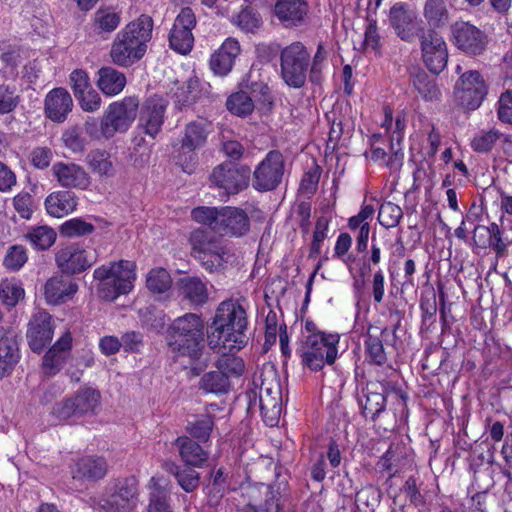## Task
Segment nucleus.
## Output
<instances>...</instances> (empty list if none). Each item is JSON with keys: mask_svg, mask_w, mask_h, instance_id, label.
Instances as JSON below:
<instances>
[{"mask_svg": "<svg viewBox=\"0 0 512 512\" xmlns=\"http://www.w3.org/2000/svg\"><path fill=\"white\" fill-rule=\"evenodd\" d=\"M193 220L207 225L211 230L198 228L189 238L193 256L209 272L222 269L228 261L230 254L223 241L215 236L241 237L250 228L247 213L237 207L225 206L221 208L201 206L191 212Z\"/></svg>", "mask_w": 512, "mask_h": 512, "instance_id": "1", "label": "nucleus"}, {"mask_svg": "<svg viewBox=\"0 0 512 512\" xmlns=\"http://www.w3.org/2000/svg\"><path fill=\"white\" fill-rule=\"evenodd\" d=\"M248 320L245 308L235 300L219 304L208 332V345L215 351L236 352L248 341Z\"/></svg>", "mask_w": 512, "mask_h": 512, "instance_id": "2", "label": "nucleus"}, {"mask_svg": "<svg viewBox=\"0 0 512 512\" xmlns=\"http://www.w3.org/2000/svg\"><path fill=\"white\" fill-rule=\"evenodd\" d=\"M327 52L319 44L312 60L308 49L303 43L296 41L283 48L280 52V76L290 88H302L309 75L314 84L322 81V71Z\"/></svg>", "mask_w": 512, "mask_h": 512, "instance_id": "3", "label": "nucleus"}, {"mask_svg": "<svg viewBox=\"0 0 512 512\" xmlns=\"http://www.w3.org/2000/svg\"><path fill=\"white\" fill-rule=\"evenodd\" d=\"M152 28V18L141 15L121 30L116 35L110 51L113 63L128 67L140 60L146 52V43L151 39Z\"/></svg>", "mask_w": 512, "mask_h": 512, "instance_id": "4", "label": "nucleus"}, {"mask_svg": "<svg viewBox=\"0 0 512 512\" xmlns=\"http://www.w3.org/2000/svg\"><path fill=\"white\" fill-rule=\"evenodd\" d=\"M204 321L195 313L177 317L167 329V344L172 351L190 360H199L204 344Z\"/></svg>", "mask_w": 512, "mask_h": 512, "instance_id": "5", "label": "nucleus"}, {"mask_svg": "<svg viewBox=\"0 0 512 512\" xmlns=\"http://www.w3.org/2000/svg\"><path fill=\"white\" fill-rule=\"evenodd\" d=\"M135 263L129 260L110 262L94 270V279L99 282L98 295L106 301H114L120 295L128 294L133 289L136 279Z\"/></svg>", "mask_w": 512, "mask_h": 512, "instance_id": "6", "label": "nucleus"}, {"mask_svg": "<svg viewBox=\"0 0 512 512\" xmlns=\"http://www.w3.org/2000/svg\"><path fill=\"white\" fill-rule=\"evenodd\" d=\"M338 334L323 332L308 335L297 349L302 364L312 371L321 370L325 364H333L337 358Z\"/></svg>", "mask_w": 512, "mask_h": 512, "instance_id": "7", "label": "nucleus"}, {"mask_svg": "<svg viewBox=\"0 0 512 512\" xmlns=\"http://www.w3.org/2000/svg\"><path fill=\"white\" fill-rule=\"evenodd\" d=\"M137 484L135 477L115 480L108 493L100 498L99 509L103 512H132L138 501Z\"/></svg>", "mask_w": 512, "mask_h": 512, "instance_id": "8", "label": "nucleus"}, {"mask_svg": "<svg viewBox=\"0 0 512 512\" xmlns=\"http://www.w3.org/2000/svg\"><path fill=\"white\" fill-rule=\"evenodd\" d=\"M139 101L135 97H126L109 105L101 119V132L105 138L113 137L117 132L126 131L137 116Z\"/></svg>", "mask_w": 512, "mask_h": 512, "instance_id": "9", "label": "nucleus"}, {"mask_svg": "<svg viewBox=\"0 0 512 512\" xmlns=\"http://www.w3.org/2000/svg\"><path fill=\"white\" fill-rule=\"evenodd\" d=\"M259 386V408L265 423L271 427L279 421L282 412V393L275 371L261 374Z\"/></svg>", "mask_w": 512, "mask_h": 512, "instance_id": "10", "label": "nucleus"}, {"mask_svg": "<svg viewBox=\"0 0 512 512\" xmlns=\"http://www.w3.org/2000/svg\"><path fill=\"white\" fill-rule=\"evenodd\" d=\"M457 103L466 110L480 107L487 95V85L482 75L476 70L461 74L454 88Z\"/></svg>", "mask_w": 512, "mask_h": 512, "instance_id": "11", "label": "nucleus"}, {"mask_svg": "<svg viewBox=\"0 0 512 512\" xmlns=\"http://www.w3.org/2000/svg\"><path fill=\"white\" fill-rule=\"evenodd\" d=\"M249 175L248 167L225 162L213 169L210 181L222 195L229 196L239 193L248 186Z\"/></svg>", "mask_w": 512, "mask_h": 512, "instance_id": "12", "label": "nucleus"}, {"mask_svg": "<svg viewBox=\"0 0 512 512\" xmlns=\"http://www.w3.org/2000/svg\"><path fill=\"white\" fill-rule=\"evenodd\" d=\"M422 59L427 69L439 74L447 65L448 50L443 37L435 30L423 28L418 34Z\"/></svg>", "mask_w": 512, "mask_h": 512, "instance_id": "13", "label": "nucleus"}, {"mask_svg": "<svg viewBox=\"0 0 512 512\" xmlns=\"http://www.w3.org/2000/svg\"><path fill=\"white\" fill-rule=\"evenodd\" d=\"M284 174V157L272 150L256 167L254 171L253 187L258 191L274 190L282 181Z\"/></svg>", "mask_w": 512, "mask_h": 512, "instance_id": "14", "label": "nucleus"}, {"mask_svg": "<svg viewBox=\"0 0 512 512\" xmlns=\"http://www.w3.org/2000/svg\"><path fill=\"white\" fill-rule=\"evenodd\" d=\"M196 16L190 7L182 8L175 18L169 34L171 49L179 54L186 55L193 47L194 36L192 30L196 26Z\"/></svg>", "mask_w": 512, "mask_h": 512, "instance_id": "15", "label": "nucleus"}, {"mask_svg": "<svg viewBox=\"0 0 512 512\" xmlns=\"http://www.w3.org/2000/svg\"><path fill=\"white\" fill-rule=\"evenodd\" d=\"M452 33L456 46L469 55L482 54L488 43L484 32L468 22H456L452 27Z\"/></svg>", "mask_w": 512, "mask_h": 512, "instance_id": "16", "label": "nucleus"}, {"mask_svg": "<svg viewBox=\"0 0 512 512\" xmlns=\"http://www.w3.org/2000/svg\"><path fill=\"white\" fill-rule=\"evenodd\" d=\"M54 324L52 317L45 311H39L33 315L27 330V339L33 352H41L53 337Z\"/></svg>", "mask_w": 512, "mask_h": 512, "instance_id": "17", "label": "nucleus"}, {"mask_svg": "<svg viewBox=\"0 0 512 512\" xmlns=\"http://www.w3.org/2000/svg\"><path fill=\"white\" fill-rule=\"evenodd\" d=\"M55 261L62 272L76 274L89 268L96 261V256L71 245L60 248L55 254Z\"/></svg>", "mask_w": 512, "mask_h": 512, "instance_id": "18", "label": "nucleus"}, {"mask_svg": "<svg viewBox=\"0 0 512 512\" xmlns=\"http://www.w3.org/2000/svg\"><path fill=\"white\" fill-rule=\"evenodd\" d=\"M167 101L160 96L148 98L140 112V126L144 133L154 138L161 130Z\"/></svg>", "mask_w": 512, "mask_h": 512, "instance_id": "19", "label": "nucleus"}, {"mask_svg": "<svg viewBox=\"0 0 512 512\" xmlns=\"http://www.w3.org/2000/svg\"><path fill=\"white\" fill-rule=\"evenodd\" d=\"M72 348V336L66 331L43 356L42 368L45 375L57 374L67 362Z\"/></svg>", "mask_w": 512, "mask_h": 512, "instance_id": "20", "label": "nucleus"}, {"mask_svg": "<svg viewBox=\"0 0 512 512\" xmlns=\"http://www.w3.org/2000/svg\"><path fill=\"white\" fill-rule=\"evenodd\" d=\"M52 173L58 183L65 188L84 190L90 185L88 173L75 163L57 162L52 166Z\"/></svg>", "mask_w": 512, "mask_h": 512, "instance_id": "21", "label": "nucleus"}, {"mask_svg": "<svg viewBox=\"0 0 512 512\" xmlns=\"http://www.w3.org/2000/svg\"><path fill=\"white\" fill-rule=\"evenodd\" d=\"M415 19V12L404 3H396L390 9V24L403 41L411 42L417 35L413 27Z\"/></svg>", "mask_w": 512, "mask_h": 512, "instance_id": "22", "label": "nucleus"}, {"mask_svg": "<svg viewBox=\"0 0 512 512\" xmlns=\"http://www.w3.org/2000/svg\"><path fill=\"white\" fill-rule=\"evenodd\" d=\"M73 100L64 88H54L45 98V114L54 122H63L72 111Z\"/></svg>", "mask_w": 512, "mask_h": 512, "instance_id": "23", "label": "nucleus"}, {"mask_svg": "<svg viewBox=\"0 0 512 512\" xmlns=\"http://www.w3.org/2000/svg\"><path fill=\"white\" fill-rule=\"evenodd\" d=\"M20 360V351L16 337L0 329V379L9 376Z\"/></svg>", "mask_w": 512, "mask_h": 512, "instance_id": "24", "label": "nucleus"}, {"mask_svg": "<svg viewBox=\"0 0 512 512\" xmlns=\"http://www.w3.org/2000/svg\"><path fill=\"white\" fill-rule=\"evenodd\" d=\"M77 289V284L68 275H58L47 280L44 294L48 303L60 304L71 299Z\"/></svg>", "mask_w": 512, "mask_h": 512, "instance_id": "25", "label": "nucleus"}, {"mask_svg": "<svg viewBox=\"0 0 512 512\" xmlns=\"http://www.w3.org/2000/svg\"><path fill=\"white\" fill-rule=\"evenodd\" d=\"M240 53V45L236 39L228 38L221 47L211 56L210 67L220 76L227 75L234 64L235 58Z\"/></svg>", "mask_w": 512, "mask_h": 512, "instance_id": "26", "label": "nucleus"}, {"mask_svg": "<svg viewBox=\"0 0 512 512\" xmlns=\"http://www.w3.org/2000/svg\"><path fill=\"white\" fill-rule=\"evenodd\" d=\"M308 11V0H278L274 7L276 17L286 26L302 22Z\"/></svg>", "mask_w": 512, "mask_h": 512, "instance_id": "27", "label": "nucleus"}, {"mask_svg": "<svg viewBox=\"0 0 512 512\" xmlns=\"http://www.w3.org/2000/svg\"><path fill=\"white\" fill-rule=\"evenodd\" d=\"M175 446L183 462L192 467H202L208 459V453L188 436H179L175 440Z\"/></svg>", "mask_w": 512, "mask_h": 512, "instance_id": "28", "label": "nucleus"}, {"mask_svg": "<svg viewBox=\"0 0 512 512\" xmlns=\"http://www.w3.org/2000/svg\"><path fill=\"white\" fill-rule=\"evenodd\" d=\"M210 127L211 124L204 119L188 123L185 127L184 135L181 140L182 148L194 151L204 146L207 136L210 133Z\"/></svg>", "mask_w": 512, "mask_h": 512, "instance_id": "29", "label": "nucleus"}, {"mask_svg": "<svg viewBox=\"0 0 512 512\" xmlns=\"http://www.w3.org/2000/svg\"><path fill=\"white\" fill-rule=\"evenodd\" d=\"M76 206L77 198L71 191L53 192L45 200L47 212L57 218L64 217L73 212Z\"/></svg>", "mask_w": 512, "mask_h": 512, "instance_id": "30", "label": "nucleus"}, {"mask_svg": "<svg viewBox=\"0 0 512 512\" xmlns=\"http://www.w3.org/2000/svg\"><path fill=\"white\" fill-rule=\"evenodd\" d=\"M98 74L99 79L97 85L107 96L119 94L126 85L125 75L112 67H102L98 71Z\"/></svg>", "mask_w": 512, "mask_h": 512, "instance_id": "31", "label": "nucleus"}, {"mask_svg": "<svg viewBox=\"0 0 512 512\" xmlns=\"http://www.w3.org/2000/svg\"><path fill=\"white\" fill-rule=\"evenodd\" d=\"M180 295L195 305L204 304L208 299V291L205 283L197 277H184L179 283Z\"/></svg>", "mask_w": 512, "mask_h": 512, "instance_id": "32", "label": "nucleus"}, {"mask_svg": "<svg viewBox=\"0 0 512 512\" xmlns=\"http://www.w3.org/2000/svg\"><path fill=\"white\" fill-rule=\"evenodd\" d=\"M167 471L172 474L179 486L187 493L195 491L200 484V474L192 466L180 467L174 463L167 465Z\"/></svg>", "mask_w": 512, "mask_h": 512, "instance_id": "33", "label": "nucleus"}, {"mask_svg": "<svg viewBox=\"0 0 512 512\" xmlns=\"http://www.w3.org/2000/svg\"><path fill=\"white\" fill-rule=\"evenodd\" d=\"M199 386L206 393L224 395L229 392L231 383L227 376L217 369L205 373L199 381Z\"/></svg>", "mask_w": 512, "mask_h": 512, "instance_id": "34", "label": "nucleus"}, {"mask_svg": "<svg viewBox=\"0 0 512 512\" xmlns=\"http://www.w3.org/2000/svg\"><path fill=\"white\" fill-rule=\"evenodd\" d=\"M86 162L90 170L100 177H113L115 169L110 154L105 150H93L87 157Z\"/></svg>", "mask_w": 512, "mask_h": 512, "instance_id": "35", "label": "nucleus"}, {"mask_svg": "<svg viewBox=\"0 0 512 512\" xmlns=\"http://www.w3.org/2000/svg\"><path fill=\"white\" fill-rule=\"evenodd\" d=\"M107 472V464L104 458L85 457L77 463V474L87 479H101Z\"/></svg>", "mask_w": 512, "mask_h": 512, "instance_id": "36", "label": "nucleus"}, {"mask_svg": "<svg viewBox=\"0 0 512 512\" xmlns=\"http://www.w3.org/2000/svg\"><path fill=\"white\" fill-rule=\"evenodd\" d=\"M79 415L93 413L100 403V393L91 387L81 388L72 398Z\"/></svg>", "mask_w": 512, "mask_h": 512, "instance_id": "37", "label": "nucleus"}, {"mask_svg": "<svg viewBox=\"0 0 512 512\" xmlns=\"http://www.w3.org/2000/svg\"><path fill=\"white\" fill-rule=\"evenodd\" d=\"M211 481L204 487L207 496V504L216 508L221 504L226 488V477L223 469H218L212 476Z\"/></svg>", "mask_w": 512, "mask_h": 512, "instance_id": "38", "label": "nucleus"}, {"mask_svg": "<svg viewBox=\"0 0 512 512\" xmlns=\"http://www.w3.org/2000/svg\"><path fill=\"white\" fill-rule=\"evenodd\" d=\"M149 486L151 492L147 512H173L168 503V491L158 483L155 477L151 478Z\"/></svg>", "mask_w": 512, "mask_h": 512, "instance_id": "39", "label": "nucleus"}, {"mask_svg": "<svg viewBox=\"0 0 512 512\" xmlns=\"http://www.w3.org/2000/svg\"><path fill=\"white\" fill-rule=\"evenodd\" d=\"M221 354L216 362V368L223 372L228 380L232 377H240L244 372V362L241 358L232 355L230 351H219Z\"/></svg>", "mask_w": 512, "mask_h": 512, "instance_id": "40", "label": "nucleus"}, {"mask_svg": "<svg viewBox=\"0 0 512 512\" xmlns=\"http://www.w3.org/2000/svg\"><path fill=\"white\" fill-rule=\"evenodd\" d=\"M363 398L360 400L362 412L365 417L370 416L375 419L384 409L386 405V397L381 392L371 391L369 388L364 392Z\"/></svg>", "mask_w": 512, "mask_h": 512, "instance_id": "41", "label": "nucleus"}, {"mask_svg": "<svg viewBox=\"0 0 512 512\" xmlns=\"http://www.w3.org/2000/svg\"><path fill=\"white\" fill-rule=\"evenodd\" d=\"M226 106L232 114L240 117L250 115L255 108L252 98L243 91L230 95L226 101Z\"/></svg>", "mask_w": 512, "mask_h": 512, "instance_id": "42", "label": "nucleus"}, {"mask_svg": "<svg viewBox=\"0 0 512 512\" xmlns=\"http://www.w3.org/2000/svg\"><path fill=\"white\" fill-rule=\"evenodd\" d=\"M214 427V418L211 415H201L194 421L187 424L186 431L193 438L201 442H206Z\"/></svg>", "mask_w": 512, "mask_h": 512, "instance_id": "43", "label": "nucleus"}, {"mask_svg": "<svg viewBox=\"0 0 512 512\" xmlns=\"http://www.w3.org/2000/svg\"><path fill=\"white\" fill-rule=\"evenodd\" d=\"M364 346L366 358L369 363L383 366L387 362V354L385 352L382 339L368 334L365 338Z\"/></svg>", "mask_w": 512, "mask_h": 512, "instance_id": "44", "label": "nucleus"}, {"mask_svg": "<svg viewBox=\"0 0 512 512\" xmlns=\"http://www.w3.org/2000/svg\"><path fill=\"white\" fill-rule=\"evenodd\" d=\"M412 83L417 92L426 101H432L438 98L439 90L428 74L424 71H420L413 75Z\"/></svg>", "mask_w": 512, "mask_h": 512, "instance_id": "45", "label": "nucleus"}, {"mask_svg": "<svg viewBox=\"0 0 512 512\" xmlns=\"http://www.w3.org/2000/svg\"><path fill=\"white\" fill-rule=\"evenodd\" d=\"M423 14L428 24L434 27L443 25L448 17L443 0H426Z\"/></svg>", "mask_w": 512, "mask_h": 512, "instance_id": "46", "label": "nucleus"}, {"mask_svg": "<svg viewBox=\"0 0 512 512\" xmlns=\"http://www.w3.org/2000/svg\"><path fill=\"white\" fill-rule=\"evenodd\" d=\"M39 250H47L56 240V232L48 226H39L25 236Z\"/></svg>", "mask_w": 512, "mask_h": 512, "instance_id": "47", "label": "nucleus"}, {"mask_svg": "<svg viewBox=\"0 0 512 512\" xmlns=\"http://www.w3.org/2000/svg\"><path fill=\"white\" fill-rule=\"evenodd\" d=\"M172 279L170 274L163 268L152 269L146 280L147 288L153 293H164L170 289Z\"/></svg>", "mask_w": 512, "mask_h": 512, "instance_id": "48", "label": "nucleus"}, {"mask_svg": "<svg viewBox=\"0 0 512 512\" xmlns=\"http://www.w3.org/2000/svg\"><path fill=\"white\" fill-rule=\"evenodd\" d=\"M403 217V212L400 206L392 203H383L378 212V221L385 228L396 227Z\"/></svg>", "mask_w": 512, "mask_h": 512, "instance_id": "49", "label": "nucleus"}, {"mask_svg": "<svg viewBox=\"0 0 512 512\" xmlns=\"http://www.w3.org/2000/svg\"><path fill=\"white\" fill-rule=\"evenodd\" d=\"M232 22L247 33H254L262 23L260 15L250 7L242 9Z\"/></svg>", "mask_w": 512, "mask_h": 512, "instance_id": "50", "label": "nucleus"}, {"mask_svg": "<svg viewBox=\"0 0 512 512\" xmlns=\"http://www.w3.org/2000/svg\"><path fill=\"white\" fill-rule=\"evenodd\" d=\"M24 294L22 286L15 281L5 280L0 283V299L9 307H14Z\"/></svg>", "mask_w": 512, "mask_h": 512, "instance_id": "51", "label": "nucleus"}, {"mask_svg": "<svg viewBox=\"0 0 512 512\" xmlns=\"http://www.w3.org/2000/svg\"><path fill=\"white\" fill-rule=\"evenodd\" d=\"M95 227L93 224L84 221L81 218H73L64 222L60 227V232L66 237H81L93 233Z\"/></svg>", "mask_w": 512, "mask_h": 512, "instance_id": "52", "label": "nucleus"}, {"mask_svg": "<svg viewBox=\"0 0 512 512\" xmlns=\"http://www.w3.org/2000/svg\"><path fill=\"white\" fill-rule=\"evenodd\" d=\"M501 135L502 134L496 129L481 131L472 139L471 147L476 152L487 153L492 150Z\"/></svg>", "mask_w": 512, "mask_h": 512, "instance_id": "53", "label": "nucleus"}, {"mask_svg": "<svg viewBox=\"0 0 512 512\" xmlns=\"http://www.w3.org/2000/svg\"><path fill=\"white\" fill-rule=\"evenodd\" d=\"M94 21L101 31L112 32L118 27L120 16L112 9L99 8L95 13Z\"/></svg>", "mask_w": 512, "mask_h": 512, "instance_id": "54", "label": "nucleus"}, {"mask_svg": "<svg viewBox=\"0 0 512 512\" xmlns=\"http://www.w3.org/2000/svg\"><path fill=\"white\" fill-rule=\"evenodd\" d=\"M27 260L26 249L22 245H14L8 249L3 264L9 270L18 271Z\"/></svg>", "mask_w": 512, "mask_h": 512, "instance_id": "55", "label": "nucleus"}, {"mask_svg": "<svg viewBox=\"0 0 512 512\" xmlns=\"http://www.w3.org/2000/svg\"><path fill=\"white\" fill-rule=\"evenodd\" d=\"M490 233L489 245L495 251L496 255L502 257L506 254L507 247L512 243V238L503 237L500 227L496 223H492L487 228Z\"/></svg>", "mask_w": 512, "mask_h": 512, "instance_id": "56", "label": "nucleus"}, {"mask_svg": "<svg viewBox=\"0 0 512 512\" xmlns=\"http://www.w3.org/2000/svg\"><path fill=\"white\" fill-rule=\"evenodd\" d=\"M70 84L75 98L83 95L86 91L93 88L91 86L88 74L81 69L74 70L70 74Z\"/></svg>", "mask_w": 512, "mask_h": 512, "instance_id": "57", "label": "nucleus"}, {"mask_svg": "<svg viewBox=\"0 0 512 512\" xmlns=\"http://www.w3.org/2000/svg\"><path fill=\"white\" fill-rule=\"evenodd\" d=\"M497 113L501 122L512 124V90H507L500 95Z\"/></svg>", "mask_w": 512, "mask_h": 512, "instance_id": "58", "label": "nucleus"}, {"mask_svg": "<svg viewBox=\"0 0 512 512\" xmlns=\"http://www.w3.org/2000/svg\"><path fill=\"white\" fill-rule=\"evenodd\" d=\"M62 139L65 146L75 153L82 152L85 148V141L77 127L67 129L64 132Z\"/></svg>", "mask_w": 512, "mask_h": 512, "instance_id": "59", "label": "nucleus"}, {"mask_svg": "<svg viewBox=\"0 0 512 512\" xmlns=\"http://www.w3.org/2000/svg\"><path fill=\"white\" fill-rule=\"evenodd\" d=\"M76 99L78 100L80 107L87 112H95L101 106V97L93 88L86 91Z\"/></svg>", "mask_w": 512, "mask_h": 512, "instance_id": "60", "label": "nucleus"}, {"mask_svg": "<svg viewBox=\"0 0 512 512\" xmlns=\"http://www.w3.org/2000/svg\"><path fill=\"white\" fill-rule=\"evenodd\" d=\"M121 347L125 352L137 353L143 345V336L139 332H126L121 337Z\"/></svg>", "mask_w": 512, "mask_h": 512, "instance_id": "61", "label": "nucleus"}, {"mask_svg": "<svg viewBox=\"0 0 512 512\" xmlns=\"http://www.w3.org/2000/svg\"><path fill=\"white\" fill-rule=\"evenodd\" d=\"M52 414L59 420H67L74 415H79L76 412V407L72 398L64 399L54 405Z\"/></svg>", "mask_w": 512, "mask_h": 512, "instance_id": "62", "label": "nucleus"}, {"mask_svg": "<svg viewBox=\"0 0 512 512\" xmlns=\"http://www.w3.org/2000/svg\"><path fill=\"white\" fill-rule=\"evenodd\" d=\"M18 104V96L9 87L0 86V113L11 112Z\"/></svg>", "mask_w": 512, "mask_h": 512, "instance_id": "63", "label": "nucleus"}, {"mask_svg": "<svg viewBox=\"0 0 512 512\" xmlns=\"http://www.w3.org/2000/svg\"><path fill=\"white\" fill-rule=\"evenodd\" d=\"M32 198L28 193L18 194L13 199V205L21 218L29 219L32 214Z\"/></svg>", "mask_w": 512, "mask_h": 512, "instance_id": "64", "label": "nucleus"}]
</instances>
